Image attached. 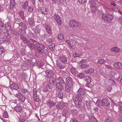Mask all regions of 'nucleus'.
Returning <instances> with one entry per match:
<instances>
[{
    "label": "nucleus",
    "mask_w": 122,
    "mask_h": 122,
    "mask_svg": "<svg viewBox=\"0 0 122 122\" xmlns=\"http://www.w3.org/2000/svg\"><path fill=\"white\" fill-rule=\"evenodd\" d=\"M20 39L23 41V43L27 46L31 42L30 41L28 40L27 38L23 35H20Z\"/></svg>",
    "instance_id": "0eeeda50"
},
{
    "label": "nucleus",
    "mask_w": 122,
    "mask_h": 122,
    "mask_svg": "<svg viewBox=\"0 0 122 122\" xmlns=\"http://www.w3.org/2000/svg\"><path fill=\"white\" fill-rule=\"evenodd\" d=\"M5 30L8 31H10L11 29V25L8 24L5 25Z\"/></svg>",
    "instance_id": "f704fd0d"
},
{
    "label": "nucleus",
    "mask_w": 122,
    "mask_h": 122,
    "mask_svg": "<svg viewBox=\"0 0 122 122\" xmlns=\"http://www.w3.org/2000/svg\"><path fill=\"white\" fill-rule=\"evenodd\" d=\"M96 103L98 106L100 107H104L103 103L102 102V100L101 101L99 100H97Z\"/></svg>",
    "instance_id": "c85d7f7f"
},
{
    "label": "nucleus",
    "mask_w": 122,
    "mask_h": 122,
    "mask_svg": "<svg viewBox=\"0 0 122 122\" xmlns=\"http://www.w3.org/2000/svg\"><path fill=\"white\" fill-rule=\"evenodd\" d=\"M63 94L62 92L59 93L58 94V97L60 99H62L63 98Z\"/></svg>",
    "instance_id": "4d7b16f0"
},
{
    "label": "nucleus",
    "mask_w": 122,
    "mask_h": 122,
    "mask_svg": "<svg viewBox=\"0 0 122 122\" xmlns=\"http://www.w3.org/2000/svg\"><path fill=\"white\" fill-rule=\"evenodd\" d=\"M49 89L48 87H44L43 88L42 91L45 92H47L48 91Z\"/></svg>",
    "instance_id": "0e129e2a"
},
{
    "label": "nucleus",
    "mask_w": 122,
    "mask_h": 122,
    "mask_svg": "<svg viewBox=\"0 0 122 122\" xmlns=\"http://www.w3.org/2000/svg\"><path fill=\"white\" fill-rule=\"evenodd\" d=\"M71 121L72 122H79L78 120L75 118L73 117L71 118Z\"/></svg>",
    "instance_id": "052dcab7"
},
{
    "label": "nucleus",
    "mask_w": 122,
    "mask_h": 122,
    "mask_svg": "<svg viewBox=\"0 0 122 122\" xmlns=\"http://www.w3.org/2000/svg\"><path fill=\"white\" fill-rule=\"evenodd\" d=\"M5 52V50L3 47L0 46V53H3Z\"/></svg>",
    "instance_id": "69168bd1"
},
{
    "label": "nucleus",
    "mask_w": 122,
    "mask_h": 122,
    "mask_svg": "<svg viewBox=\"0 0 122 122\" xmlns=\"http://www.w3.org/2000/svg\"><path fill=\"white\" fill-rule=\"evenodd\" d=\"M71 112L72 115L75 117L78 114V111L77 110L74 108H71Z\"/></svg>",
    "instance_id": "aec40b11"
},
{
    "label": "nucleus",
    "mask_w": 122,
    "mask_h": 122,
    "mask_svg": "<svg viewBox=\"0 0 122 122\" xmlns=\"http://www.w3.org/2000/svg\"><path fill=\"white\" fill-rule=\"evenodd\" d=\"M70 41L69 40H67L65 41L70 48L73 49L74 47V46L73 45H71V44L70 42Z\"/></svg>",
    "instance_id": "c756f323"
},
{
    "label": "nucleus",
    "mask_w": 122,
    "mask_h": 122,
    "mask_svg": "<svg viewBox=\"0 0 122 122\" xmlns=\"http://www.w3.org/2000/svg\"><path fill=\"white\" fill-rule=\"evenodd\" d=\"M78 117L80 120H83L84 119V116L83 114H81L79 115Z\"/></svg>",
    "instance_id": "13d9d810"
},
{
    "label": "nucleus",
    "mask_w": 122,
    "mask_h": 122,
    "mask_svg": "<svg viewBox=\"0 0 122 122\" xmlns=\"http://www.w3.org/2000/svg\"><path fill=\"white\" fill-rule=\"evenodd\" d=\"M78 93L76 94L73 100L74 103L78 108L81 107V103L82 101V96L84 95L86 93V92L84 90L81 88H80L78 90Z\"/></svg>",
    "instance_id": "f257e3e1"
},
{
    "label": "nucleus",
    "mask_w": 122,
    "mask_h": 122,
    "mask_svg": "<svg viewBox=\"0 0 122 122\" xmlns=\"http://www.w3.org/2000/svg\"><path fill=\"white\" fill-rule=\"evenodd\" d=\"M47 105L50 107H52L55 104L52 101L48 100L47 102Z\"/></svg>",
    "instance_id": "c9c22d12"
},
{
    "label": "nucleus",
    "mask_w": 122,
    "mask_h": 122,
    "mask_svg": "<svg viewBox=\"0 0 122 122\" xmlns=\"http://www.w3.org/2000/svg\"><path fill=\"white\" fill-rule=\"evenodd\" d=\"M41 39L42 40H46L47 38V34L45 33L41 36Z\"/></svg>",
    "instance_id": "37998d69"
},
{
    "label": "nucleus",
    "mask_w": 122,
    "mask_h": 122,
    "mask_svg": "<svg viewBox=\"0 0 122 122\" xmlns=\"http://www.w3.org/2000/svg\"><path fill=\"white\" fill-rule=\"evenodd\" d=\"M15 110L20 115L22 114V108L20 106L17 105L14 108Z\"/></svg>",
    "instance_id": "1a4fd4ad"
},
{
    "label": "nucleus",
    "mask_w": 122,
    "mask_h": 122,
    "mask_svg": "<svg viewBox=\"0 0 122 122\" xmlns=\"http://www.w3.org/2000/svg\"><path fill=\"white\" fill-rule=\"evenodd\" d=\"M66 84L68 85H73V82L72 79L70 77H67L66 79Z\"/></svg>",
    "instance_id": "6ab92c4d"
},
{
    "label": "nucleus",
    "mask_w": 122,
    "mask_h": 122,
    "mask_svg": "<svg viewBox=\"0 0 122 122\" xmlns=\"http://www.w3.org/2000/svg\"><path fill=\"white\" fill-rule=\"evenodd\" d=\"M105 122H112L111 119L108 117L106 118L105 120Z\"/></svg>",
    "instance_id": "e2e57ef3"
},
{
    "label": "nucleus",
    "mask_w": 122,
    "mask_h": 122,
    "mask_svg": "<svg viewBox=\"0 0 122 122\" xmlns=\"http://www.w3.org/2000/svg\"><path fill=\"white\" fill-rule=\"evenodd\" d=\"M68 111L66 110H64L62 112V114L64 116H66L68 115Z\"/></svg>",
    "instance_id": "a18cd8bd"
},
{
    "label": "nucleus",
    "mask_w": 122,
    "mask_h": 122,
    "mask_svg": "<svg viewBox=\"0 0 122 122\" xmlns=\"http://www.w3.org/2000/svg\"><path fill=\"white\" fill-rule=\"evenodd\" d=\"M94 71V69L91 68L85 71V72L86 73H91L93 72Z\"/></svg>",
    "instance_id": "5fc2aeb1"
},
{
    "label": "nucleus",
    "mask_w": 122,
    "mask_h": 122,
    "mask_svg": "<svg viewBox=\"0 0 122 122\" xmlns=\"http://www.w3.org/2000/svg\"><path fill=\"white\" fill-rule=\"evenodd\" d=\"M55 44H52L51 45H50L48 46L50 50L52 51H54L55 47Z\"/></svg>",
    "instance_id": "79ce46f5"
},
{
    "label": "nucleus",
    "mask_w": 122,
    "mask_h": 122,
    "mask_svg": "<svg viewBox=\"0 0 122 122\" xmlns=\"http://www.w3.org/2000/svg\"><path fill=\"white\" fill-rule=\"evenodd\" d=\"M53 17L55 20L57 22V23L59 25H60L61 24V20L58 14H55L54 15Z\"/></svg>",
    "instance_id": "f8f14e48"
},
{
    "label": "nucleus",
    "mask_w": 122,
    "mask_h": 122,
    "mask_svg": "<svg viewBox=\"0 0 122 122\" xmlns=\"http://www.w3.org/2000/svg\"><path fill=\"white\" fill-rule=\"evenodd\" d=\"M105 62V61L102 59H100L98 60L97 63L99 64H103Z\"/></svg>",
    "instance_id": "8fccbe9b"
},
{
    "label": "nucleus",
    "mask_w": 122,
    "mask_h": 122,
    "mask_svg": "<svg viewBox=\"0 0 122 122\" xmlns=\"http://www.w3.org/2000/svg\"><path fill=\"white\" fill-rule=\"evenodd\" d=\"M102 102L103 103L104 105H105L107 107H109L110 105V102L107 99H102Z\"/></svg>",
    "instance_id": "4468645a"
},
{
    "label": "nucleus",
    "mask_w": 122,
    "mask_h": 122,
    "mask_svg": "<svg viewBox=\"0 0 122 122\" xmlns=\"http://www.w3.org/2000/svg\"><path fill=\"white\" fill-rule=\"evenodd\" d=\"M3 117L5 118H7L8 117V116L7 112H4L3 114Z\"/></svg>",
    "instance_id": "774afa93"
},
{
    "label": "nucleus",
    "mask_w": 122,
    "mask_h": 122,
    "mask_svg": "<svg viewBox=\"0 0 122 122\" xmlns=\"http://www.w3.org/2000/svg\"><path fill=\"white\" fill-rule=\"evenodd\" d=\"M30 48L33 49L35 48V44L31 42L27 46Z\"/></svg>",
    "instance_id": "a19ab883"
},
{
    "label": "nucleus",
    "mask_w": 122,
    "mask_h": 122,
    "mask_svg": "<svg viewBox=\"0 0 122 122\" xmlns=\"http://www.w3.org/2000/svg\"><path fill=\"white\" fill-rule=\"evenodd\" d=\"M18 32L19 34L21 35H26V33L25 31L23 29H20L18 31Z\"/></svg>",
    "instance_id": "a878e982"
},
{
    "label": "nucleus",
    "mask_w": 122,
    "mask_h": 122,
    "mask_svg": "<svg viewBox=\"0 0 122 122\" xmlns=\"http://www.w3.org/2000/svg\"><path fill=\"white\" fill-rule=\"evenodd\" d=\"M36 65L37 66H38L40 68L43 66L44 65V64L42 62L39 61L37 62Z\"/></svg>",
    "instance_id": "de8ad7c7"
},
{
    "label": "nucleus",
    "mask_w": 122,
    "mask_h": 122,
    "mask_svg": "<svg viewBox=\"0 0 122 122\" xmlns=\"http://www.w3.org/2000/svg\"><path fill=\"white\" fill-rule=\"evenodd\" d=\"M10 87L12 89L17 90L19 89V87L18 85L14 83H12L10 86Z\"/></svg>",
    "instance_id": "2eb2a0df"
},
{
    "label": "nucleus",
    "mask_w": 122,
    "mask_h": 122,
    "mask_svg": "<svg viewBox=\"0 0 122 122\" xmlns=\"http://www.w3.org/2000/svg\"><path fill=\"white\" fill-rule=\"evenodd\" d=\"M86 106H87V108L89 110L91 109V103L89 101H86Z\"/></svg>",
    "instance_id": "4c0bfd02"
},
{
    "label": "nucleus",
    "mask_w": 122,
    "mask_h": 122,
    "mask_svg": "<svg viewBox=\"0 0 122 122\" xmlns=\"http://www.w3.org/2000/svg\"><path fill=\"white\" fill-rule=\"evenodd\" d=\"M25 63L27 65L30 66H34L35 65L34 63L32 62V61L29 59H27L25 60Z\"/></svg>",
    "instance_id": "412c9836"
},
{
    "label": "nucleus",
    "mask_w": 122,
    "mask_h": 122,
    "mask_svg": "<svg viewBox=\"0 0 122 122\" xmlns=\"http://www.w3.org/2000/svg\"><path fill=\"white\" fill-rule=\"evenodd\" d=\"M70 26L72 28L79 27L80 26V24L75 20H72L69 22Z\"/></svg>",
    "instance_id": "7ed1b4c3"
},
{
    "label": "nucleus",
    "mask_w": 122,
    "mask_h": 122,
    "mask_svg": "<svg viewBox=\"0 0 122 122\" xmlns=\"http://www.w3.org/2000/svg\"><path fill=\"white\" fill-rule=\"evenodd\" d=\"M56 80L57 79L54 77H50L48 83L49 82L51 85L56 86V84L57 82Z\"/></svg>",
    "instance_id": "9b49d317"
},
{
    "label": "nucleus",
    "mask_w": 122,
    "mask_h": 122,
    "mask_svg": "<svg viewBox=\"0 0 122 122\" xmlns=\"http://www.w3.org/2000/svg\"><path fill=\"white\" fill-rule=\"evenodd\" d=\"M41 11L43 14H46L48 13V11L46 8L45 7H42L41 8Z\"/></svg>",
    "instance_id": "2f4dec72"
},
{
    "label": "nucleus",
    "mask_w": 122,
    "mask_h": 122,
    "mask_svg": "<svg viewBox=\"0 0 122 122\" xmlns=\"http://www.w3.org/2000/svg\"><path fill=\"white\" fill-rule=\"evenodd\" d=\"M44 26L46 32L50 35H51L52 33L51 28L47 24H45Z\"/></svg>",
    "instance_id": "9d476101"
},
{
    "label": "nucleus",
    "mask_w": 122,
    "mask_h": 122,
    "mask_svg": "<svg viewBox=\"0 0 122 122\" xmlns=\"http://www.w3.org/2000/svg\"><path fill=\"white\" fill-rule=\"evenodd\" d=\"M56 61L57 66L58 67L61 69H62L64 68L65 66L61 63H59L58 60H56Z\"/></svg>",
    "instance_id": "393cba45"
},
{
    "label": "nucleus",
    "mask_w": 122,
    "mask_h": 122,
    "mask_svg": "<svg viewBox=\"0 0 122 122\" xmlns=\"http://www.w3.org/2000/svg\"><path fill=\"white\" fill-rule=\"evenodd\" d=\"M72 86L70 85L66 84L65 88L66 92L68 93H70L72 89V88L71 87Z\"/></svg>",
    "instance_id": "f3484780"
},
{
    "label": "nucleus",
    "mask_w": 122,
    "mask_h": 122,
    "mask_svg": "<svg viewBox=\"0 0 122 122\" xmlns=\"http://www.w3.org/2000/svg\"><path fill=\"white\" fill-rule=\"evenodd\" d=\"M39 25H38L35 27L34 29V31L36 34H40V31L39 29Z\"/></svg>",
    "instance_id": "b1692460"
},
{
    "label": "nucleus",
    "mask_w": 122,
    "mask_h": 122,
    "mask_svg": "<svg viewBox=\"0 0 122 122\" xmlns=\"http://www.w3.org/2000/svg\"><path fill=\"white\" fill-rule=\"evenodd\" d=\"M28 11L30 13L34 9V8L33 6H29L28 8Z\"/></svg>",
    "instance_id": "864d4df0"
},
{
    "label": "nucleus",
    "mask_w": 122,
    "mask_h": 122,
    "mask_svg": "<svg viewBox=\"0 0 122 122\" xmlns=\"http://www.w3.org/2000/svg\"><path fill=\"white\" fill-rule=\"evenodd\" d=\"M45 47L43 45L40 43H36L35 45L34 49L35 50H38V51H39L40 53H42V50Z\"/></svg>",
    "instance_id": "20e7f679"
},
{
    "label": "nucleus",
    "mask_w": 122,
    "mask_h": 122,
    "mask_svg": "<svg viewBox=\"0 0 122 122\" xmlns=\"http://www.w3.org/2000/svg\"><path fill=\"white\" fill-rule=\"evenodd\" d=\"M66 104L63 102H61L56 105V107L58 109L62 108L66 105Z\"/></svg>",
    "instance_id": "a211bd4d"
},
{
    "label": "nucleus",
    "mask_w": 122,
    "mask_h": 122,
    "mask_svg": "<svg viewBox=\"0 0 122 122\" xmlns=\"http://www.w3.org/2000/svg\"><path fill=\"white\" fill-rule=\"evenodd\" d=\"M86 0H78V2L80 4H82L85 3Z\"/></svg>",
    "instance_id": "338daca9"
},
{
    "label": "nucleus",
    "mask_w": 122,
    "mask_h": 122,
    "mask_svg": "<svg viewBox=\"0 0 122 122\" xmlns=\"http://www.w3.org/2000/svg\"><path fill=\"white\" fill-rule=\"evenodd\" d=\"M15 96L19 100L22 102H24L25 99V97L20 93L18 92L15 95Z\"/></svg>",
    "instance_id": "39448f33"
},
{
    "label": "nucleus",
    "mask_w": 122,
    "mask_h": 122,
    "mask_svg": "<svg viewBox=\"0 0 122 122\" xmlns=\"http://www.w3.org/2000/svg\"><path fill=\"white\" fill-rule=\"evenodd\" d=\"M46 41L47 44L49 45L54 44L52 43V39L51 38H48L47 39H46Z\"/></svg>",
    "instance_id": "c03bdc74"
},
{
    "label": "nucleus",
    "mask_w": 122,
    "mask_h": 122,
    "mask_svg": "<svg viewBox=\"0 0 122 122\" xmlns=\"http://www.w3.org/2000/svg\"><path fill=\"white\" fill-rule=\"evenodd\" d=\"M80 66L82 68L85 69L88 66H89L86 64H81Z\"/></svg>",
    "instance_id": "680f3d73"
},
{
    "label": "nucleus",
    "mask_w": 122,
    "mask_h": 122,
    "mask_svg": "<svg viewBox=\"0 0 122 122\" xmlns=\"http://www.w3.org/2000/svg\"><path fill=\"white\" fill-rule=\"evenodd\" d=\"M102 18V20L108 23L111 22L113 19V16L108 13L103 14Z\"/></svg>",
    "instance_id": "f03ea898"
},
{
    "label": "nucleus",
    "mask_w": 122,
    "mask_h": 122,
    "mask_svg": "<svg viewBox=\"0 0 122 122\" xmlns=\"http://www.w3.org/2000/svg\"><path fill=\"white\" fill-rule=\"evenodd\" d=\"M91 7H95L96 5V3H95L94 0H90L89 2Z\"/></svg>",
    "instance_id": "cd10ccee"
},
{
    "label": "nucleus",
    "mask_w": 122,
    "mask_h": 122,
    "mask_svg": "<svg viewBox=\"0 0 122 122\" xmlns=\"http://www.w3.org/2000/svg\"><path fill=\"white\" fill-rule=\"evenodd\" d=\"M62 84H61L60 82H57L56 84V87L58 88L61 91H62L63 90L64 88V86Z\"/></svg>",
    "instance_id": "4be33fe9"
},
{
    "label": "nucleus",
    "mask_w": 122,
    "mask_h": 122,
    "mask_svg": "<svg viewBox=\"0 0 122 122\" xmlns=\"http://www.w3.org/2000/svg\"><path fill=\"white\" fill-rule=\"evenodd\" d=\"M89 119L91 122H98V121L95 117L94 115L91 114L88 115Z\"/></svg>",
    "instance_id": "ddd939ff"
},
{
    "label": "nucleus",
    "mask_w": 122,
    "mask_h": 122,
    "mask_svg": "<svg viewBox=\"0 0 122 122\" xmlns=\"http://www.w3.org/2000/svg\"><path fill=\"white\" fill-rule=\"evenodd\" d=\"M28 21L29 24L31 25H33L34 24L35 22L33 19L32 18H29L28 20Z\"/></svg>",
    "instance_id": "7c9ffc66"
},
{
    "label": "nucleus",
    "mask_w": 122,
    "mask_h": 122,
    "mask_svg": "<svg viewBox=\"0 0 122 122\" xmlns=\"http://www.w3.org/2000/svg\"><path fill=\"white\" fill-rule=\"evenodd\" d=\"M86 81L89 84L91 82V79L90 76H86L85 78Z\"/></svg>",
    "instance_id": "72a5a7b5"
},
{
    "label": "nucleus",
    "mask_w": 122,
    "mask_h": 122,
    "mask_svg": "<svg viewBox=\"0 0 122 122\" xmlns=\"http://www.w3.org/2000/svg\"><path fill=\"white\" fill-rule=\"evenodd\" d=\"M71 71L73 74L74 75H75L76 72L75 68L71 67Z\"/></svg>",
    "instance_id": "603ef678"
},
{
    "label": "nucleus",
    "mask_w": 122,
    "mask_h": 122,
    "mask_svg": "<svg viewBox=\"0 0 122 122\" xmlns=\"http://www.w3.org/2000/svg\"><path fill=\"white\" fill-rule=\"evenodd\" d=\"M28 2L27 1H26L24 3V4L23 5L22 8L24 9H25L28 6Z\"/></svg>",
    "instance_id": "3c124183"
},
{
    "label": "nucleus",
    "mask_w": 122,
    "mask_h": 122,
    "mask_svg": "<svg viewBox=\"0 0 122 122\" xmlns=\"http://www.w3.org/2000/svg\"><path fill=\"white\" fill-rule=\"evenodd\" d=\"M45 72L47 75L46 77L47 78H49V76L50 77H52L55 75L54 73L51 70L49 69L45 71Z\"/></svg>",
    "instance_id": "6e6552de"
},
{
    "label": "nucleus",
    "mask_w": 122,
    "mask_h": 122,
    "mask_svg": "<svg viewBox=\"0 0 122 122\" xmlns=\"http://www.w3.org/2000/svg\"><path fill=\"white\" fill-rule=\"evenodd\" d=\"M19 14L22 19L23 20L25 18L24 16V12L22 10L20 11L19 12Z\"/></svg>",
    "instance_id": "e433bc0d"
},
{
    "label": "nucleus",
    "mask_w": 122,
    "mask_h": 122,
    "mask_svg": "<svg viewBox=\"0 0 122 122\" xmlns=\"http://www.w3.org/2000/svg\"><path fill=\"white\" fill-rule=\"evenodd\" d=\"M17 23L18 24L19 26L21 27L24 30H26L27 29L26 25L25 23L22 22H20L19 23Z\"/></svg>",
    "instance_id": "5701e85b"
},
{
    "label": "nucleus",
    "mask_w": 122,
    "mask_h": 122,
    "mask_svg": "<svg viewBox=\"0 0 122 122\" xmlns=\"http://www.w3.org/2000/svg\"><path fill=\"white\" fill-rule=\"evenodd\" d=\"M33 96L34 101L36 102H38L39 101V97L37 91L36 89L35 88L33 91Z\"/></svg>",
    "instance_id": "423d86ee"
},
{
    "label": "nucleus",
    "mask_w": 122,
    "mask_h": 122,
    "mask_svg": "<svg viewBox=\"0 0 122 122\" xmlns=\"http://www.w3.org/2000/svg\"><path fill=\"white\" fill-rule=\"evenodd\" d=\"M111 50L112 51H114L115 52H119L120 49L117 47H114L112 48L111 49Z\"/></svg>",
    "instance_id": "58836bf2"
},
{
    "label": "nucleus",
    "mask_w": 122,
    "mask_h": 122,
    "mask_svg": "<svg viewBox=\"0 0 122 122\" xmlns=\"http://www.w3.org/2000/svg\"><path fill=\"white\" fill-rule=\"evenodd\" d=\"M64 37V35L63 34H59L57 36V38L59 40H61L63 39Z\"/></svg>",
    "instance_id": "09e8293b"
},
{
    "label": "nucleus",
    "mask_w": 122,
    "mask_h": 122,
    "mask_svg": "<svg viewBox=\"0 0 122 122\" xmlns=\"http://www.w3.org/2000/svg\"><path fill=\"white\" fill-rule=\"evenodd\" d=\"M108 83L110 84L111 85H113L115 84V83L114 82V81L111 79H109L108 80Z\"/></svg>",
    "instance_id": "49530a36"
},
{
    "label": "nucleus",
    "mask_w": 122,
    "mask_h": 122,
    "mask_svg": "<svg viewBox=\"0 0 122 122\" xmlns=\"http://www.w3.org/2000/svg\"><path fill=\"white\" fill-rule=\"evenodd\" d=\"M10 8H13L14 7L15 3L14 0H10Z\"/></svg>",
    "instance_id": "ea45409f"
},
{
    "label": "nucleus",
    "mask_w": 122,
    "mask_h": 122,
    "mask_svg": "<svg viewBox=\"0 0 122 122\" xmlns=\"http://www.w3.org/2000/svg\"><path fill=\"white\" fill-rule=\"evenodd\" d=\"M114 66L116 68L121 69L122 68V64L119 62H116L113 64Z\"/></svg>",
    "instance_id": "dca6fc26"
},
{
    "label": "nucleus",
    "mask_w": 122,
    "mask_h": 122,
    "mask_svg": "<svg viewBox=\"0 0 122 122\" xmlns=\"http://www.w3.org/2000/svg\"><path fill=\"white\" fill-rule=\"evenodd\" d=\"M77 76L79 78L82 79L84 77V75L83 73H80L77 75Z\"/></svg>",
    "instance_id": "bf43d9fd"
},
{
    "label": "nucleus",
    "mask_w": 122,
    "mask_h": 122,
    "mask_svg": "<svg viewBox=\"0 0 122 122\" xmlns=\"http://www.w3.org/2000/svg\"><path fill=\"white\" fill-rule=\"evenodd\" d=\"M27 35L30 39L33 38H35V36L34 34L31 32V31H29L28 34H27Z\"/></svg>",
    "instance_id": "473e14b6"
},
{
    "label": "nucleus",
    "mask_w": 122,
    "mask_h": 122,
    "mask_svg": "<svg viewBox=\"0 0 122 122\" xmlns=\"http://www.w3.org/2000/svg\"><path fill=\"white\" fill-rule=\"evenodd\" d=\"M5 36H6L8 39V40L10 39V36L9 35V34L8 33L6 32H5L4 33Z\"/></svg>",
    "instance_id": "6e6d98bb"
},
{
    "label": "nucleus",
    "mask_w": 122,
    "mask_h": 122,
    "mask_svg": "<svg viewBox=\"0 0 122 122\" xmlns=\"http://www.w3.org/2000/svg\"><path fill=\"white\" fill-rule=\"evenodd\" d=\"M60 59V60L62 63H65L67 61V60L66 57L63 56H61L60 57H59Z\"/></svg>",
    "instance_id": "bb28decb"
}]
</instances>
